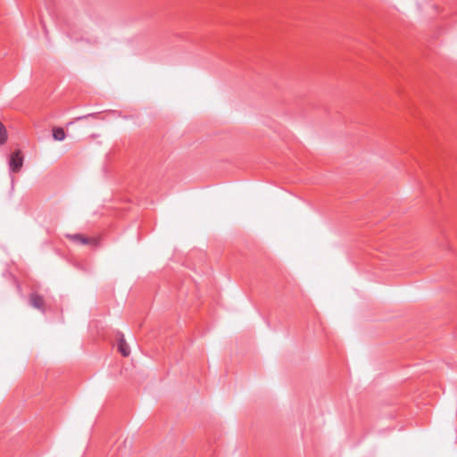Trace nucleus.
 <instances>
[{"label": "nucleus", "instance_id": "39448f33", "mask_svg": "<svg viewBox=\"0 0 457 457\" xmlns=\"http://www.w3.org/2000/svg\"><path fill=\"white\" fill-rule=\"evenodd\" d=\"M117 351L124 357L130 353L129 345H117Z\"/></svg>", "mask_w": 457, "mask_h": 457}, {"label": "nucleus", "instance_id": "423d86ee", "mask_svg": "<svg viewBox=\"0 0 457 457\" xmlns=\"http://www.w3.org/2000/svg\"><path fill=\"white\" fill-rule=\"evenodd\" d=\"M7 139V131L4 124L0 121V145L4 144Z\"/></svg>", "mask_w": 457, "mask_h": 457}, {"label": "nucleus", "instance_id": "0eeeda50", "mask_svg": "<svg viewBox=\"0 0 457 457\" xmlns=\"http://www.w3.org/2000/svg\"><path fill=\"white\" fill-rule=\"evenodd\" d=\"M111 343H120V344L126 343L125 342V338H124V335L122 333L119 332V331L115 332L114 333V339Z\"/></svg>", "mask_w": 457, "mask_h": 457}, {"label": "nucleus", "instance_id": "f03ea898", "mask_svg": "<svg viewBox=\"0 0 457 457\" xmlns=\"http://www.w3.org/2000/svg\"><path fill=\"white\" fill-rule=\"evenodd\" d=\"M67 237L70 238L72 242L79 245H96L97 240L94 237H87L82 234H72L67 235Z\"/></svg>", "mask_w": 457, "mask_h": 457}, {"label": "nucleus", "instance_id": "6e6552de", "mask_svg": "<svg viewBox=\"0 0 457 457\" xmlns=\"http://www.w3.org/2000/svg\"><path fill=\"white\" fill-rule=\"evenodd\" d=\"M89 116H92V114H88V115H86V116L79 117L78 120L85 119V118H87Z\"/></svg>", "mask_w": 457, "mask_h": 457}, {"label": "nucleus", "instance_id": "f257e3e1", "mask_svg": "<svg viewBox=\"0 0 457 457\" xmlns=\"http://www.w3.org/2000/svg\"><path fill=\"white\" fill-rule=\"evenodd\" d=\"M23 165V156L20 150L15 151L12 154L9 160L10 170L13 173H17L21 170Z\"/></svg>", "mask_w": 457, "mask_h": 457}, {"label": "nucleus", "instance_id": "20e7f679", "mask_svg": "<svg viewBox=\"0 0 457 457\" xmlns=\"http://www.w3.org/2000/svg\"><path fill=\"white\" fill-rule=\"evenodd\" d=\"M65 131L62 128L55 127L53 129V137L54 140L62 141L65 139Z\"/></svg>", "mask_w": 457, "mask_h": 457}, {"label": "nucleus", "instance_id": "7ed1b4c3", "mask_svg": "<svg viewBox=\"0 0 457 457\" xmlns=\"http://www.w3.org/2000/svg\"><path fill=\"white\" fill-rule=\"evenodd\" d=\"M29 304L35 308L39 310L42 312H45V301L42 295L37 293H31L29 297Z\"/></svg>", "mask_w": 457, "mask_h": 457}]
</instances>
